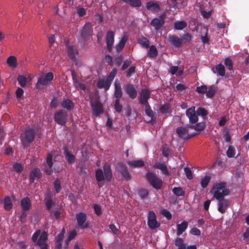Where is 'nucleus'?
<instances>
[{
	"label": "nucleus",
	"mask_w": 249,
	"mask_h": 249,
	"mask_svg": "<svg viewBox=\"0 0 249 249\" xmlns=\"http://www.w3.org/2000/svg\"><path fill=\"white\" fill-rule=\"evenodd\" d=\"M213 197L216 199H219L227 196L229 193V190L226 187V183L219 181L215 183L211 191Z\"/></svg>",
	"instance_id": "obj_1"
},
{
	"label": "nucleus",
	"mask_w": 249,
	"mask_h": 249,
	"mask_svg": "<svg viewBox=\"0 0 249 249\" xmlns=\"http://www.w3.org/2000/svg\"><path fill=\"white\" fill-rule=\"evenodd\" d=\"M104 173L102 169H97L95 173L96 179L98 182H99L104 179L105 178L110 181L112 178V174L111 170L110 165L108 163H105L103 167Z\"/></svg>",
	"instance_id": "obj_2"
},
{
	"label": "nucleus",
	"mask_w": 249,
	"mask_h": 249,
	"mask_svg": "<svg viewBox=\"0 0 249 249\" xmlns=\"http://www.w3.org/2000/svg\"><path fill=\"white\" fill-rule=\"evenodd\" d=\"M53 78V74L48 72L45 74H42L37 78V82L36 84V88L38 89H42L44 86L47 85L48 83L51 81Z\"/></svg>",
	"instance_id": "obj_3"
},
{
	"label": "nucleus",
	"mask_w": 249,
	"mask_h": 249,
	"mask_svg": "<svg viewBox=\"0 0 249 249\" xmlns=\"http://www.w3.org/2000/svg\"><path fill=\"white\" fill-rule=\"evenodd\" d=\"M146 178L151 185L156 189H159L162 185V181L155 174L148 172L146 174Z\"/></svg>",
	"instance_id": "obj_4"
},
{
	"label": "nucleus",
	"mask_w": 249,
	"mask_h": 249,
	"mask_svg": "<svg viewBox=\"0 0 249 249\" xmlns=\"http://www.w3.org/2000/svg\"><path fill=\"white\" fill-rule=\"evenodd\" d=\"M147 225L151 230H156L160 226V223L157 219V216L153 211L149 212L147 216Z\"/></svg>",
	"instance_id": "obj_5"
},
{
	"label": "nucleus",
	"mask_w": 249,
	"mask_h": 249,
	"mask_svg": "<svg viewBox=\"0 0 249 249\" xmlns=\"http://www.w3.org/2000/svg\"><path fill=\"white\" fill-rule=\"evenodd\" d=\"M190 129L191 128H189V126L186 127H179L177 129L176 132L180 138L184 140H187L198 134L197 133H189Z\"/></svg>",
	"instance_id": "obj_6"
},
{
	"label": "nucleus",
	"mask_w": 249,
	"mask_h": 249,
	"mask_svg": "<svg viewBox=\"0 0 249 249\" xmlns=\"http://www.w3.org/2000/svg\"><path fill=\"white\" fill-rule=\"evenodd\" d=\"M35 132L33 129L29 128L25 131V134L21 136V140L24 146H28L34 138Z\"/></svg>",
	"instance_id": "obj_7"
},
{
	"label": "nucleus",
	"mask_w": 249,
	"mask_h": 249,
	"mask_svg": "<svg viewBox=\"0 0 249 249\" xmlns=\"http://www.w3.org/2000/svg\"><path fill=\"white\" fill-rule=\"evenodd\" d=\"M90 105L92 113L93 115L98 116L103 112V107L102 104L98 100L91 99Z\"/></svg>",
	"instance_id": "obj_8"
},
{
	"label": "nucleus",
	"mask_w": 249,
	"mask_h": 249,
	"mask_svg": "<svg viewBox=\"0 0 249 249\" xmlns=\"http://www.w3.org/2000/svg\"><path fill=\"white\" fill-rule=\"evenodd\" d=\"M92 34V26L91 23L87 22L83 27L81 31V38L84 40H88Z\"/></svg>",
	"instance_id": "obj_9"
},
{
	"label": "nucleus",
	"mask_w": 249,
	"mask_h": 249,
	"mask_svg": "<svg viewBox=\"0 0 249 249\" xmlns=\"http://www.w3.org/2000/svg\"><path fill=\"white\" fill-rule=\"evenodd\" d=\"M54 118L57 124L63 125L66 123L67 113L62 110H59L55 113Z\"/></svg>",
	"instance_id": "obj_10"
},
{
	"label": "nucleus",
	"mask_w": 249,
	"mask_h": 249,
	"mask_svg": "<svg viewBox=\"0 0 249 249\" xmlns=\"http://www.w3.org/2000/svg\"><path fill=\"white\" fill-rule=\"evenodd\" d=\"M76 218L77 224L81 228L86 229L89 227V224L86 222L87 215L85 213H79L76 214Z\"/></svg>",
	"instance_id": "obj_11"
},
{
	"label": "nucleus",
	"mask_w": 249,
	"mask_h": 249,
	"mask_svg": "<svg viewBox=\"0 0 249 249\" xmlns=\"http://www.w3.org/2000/svg\"><path fill=\"white\" fill-rule=\"evenodd\" d=\"M187 116L189 119V122L193 124H196L198 121V118L196 113L195 107H192L186 111Z\"/></svg>",
	"instance_id": "obj_12"
},
{
	"label": "nucleus",
	"mask_w": 249,
	"mask_h": 249,
	"mask_svg": "<svg viewBox=\"0 0 249 249\" xmlns=\"http://www.w3.org/2000/svg\"><path fill=\"white\" fill-rule=\"evenodd\" d=\"M165 13L163 14L159 18L153 19L151 24L154 27L156 30H159L163 25L164 23V18Z\"/></svg>",
	"instance_id": "obj_13"
},
{
	"label": "nucleus",
	"mask_w": 249,
	"mask_h": 249,
	"mask_svg": "<svg viewBox=\"0 0 249 249\" xmlns=\"http://www.w3.org/2000/svg\"><path fill=\"white\" fill-rule=\"evenodd\" d=\"M217 200L218 203V211L221 213H224L230 205V202L227 199L223 198V197Z\"/></svg>",
	"instance_id": "obj_14"
},
{
	"label": "nucleus",
	"mask_w": 249,
	"mask_h": 249,
	"mask_svg": "<svg viewBox=\"0 0 249 249\" xmlns=\"http://www.w3.org/2000/svg\"><path fill=\"white\" fill-rule=\"evenodd\" d=\"M150 97V91L146 89H142L140 93L139 102L141 104H148V99Z\"/></svg>",
	"instance_id": "obj_15"
},
{
	"label": "nucleus",
	"mask_w": 249,
	"mask_h": 249,
	"mask_svg": "<svg viewBox=\"0 0 249 249\" xmlns=\"http://www.w3.org/2000/svg\"><path fill=\"white\" fill-rule=\"evenodd\" d=\"M53 156L50 153L48 154L46 158V165L45 167V171L47 174L51 175L52 173Z\"/></svg>",
	"instance_id": "obj_16"
},
{
	"label": "nucleus",
	"mask_w": 249,
	"mask_h": 249,
	"mask_svg": "<svg viewBox=\"0 0 249 249\" xmlns=\"http://www.w3.org/2000/svg\"><path fill=\"white\" fill-rule=\"evenodd\" d=\"M125 90L126 93L132 99L135 98L137 96V92L132 85L128 84L125 86Z\"/></svg>",
	"instance_id": "obj_17"
},
{
	"label": "nucleus",
	"mask_w": 249,
	"mask_h": 249,
	"mask_svg": "<svg viewBox=\"0 0 249 249\" xmlns=\"http://www.w3.org/2000/svg\"><path fill=\"white\" fill-rule=\"evenodd\" d=\"M111 82H110L107 78L106 79H99L97 82V86L98 88H104L105 90L109 89L110 85Z\"/></svg>",
	"instance_id": "obj_18"
},
{
	"label": "nucleus",
	"mask_w": 249,
	"mask_h": 249,
	"mask_svg": "<svg viewBox=\"0 0 249 249\" xmlns=\"http://www.w3.org/2000/svg\"><path fill=\"white\" fill-rule=\"evenodd\" d=\"M114 34L112 31H108L107 35L106 43L107 49L110 51L114 42Z\"/></svg>",
	"instance_id": "obj_19"
},
{
	"label": "nucleus",
	"mask_w": 249,
	"mask_h": 249,
	"mask_svg": "<svg viewBox=\"0 0 249 249\" xmlns=\"http://www.w3.org/2000/svg\"><path fill=\"white\" fill-rule=\"evenodd\" d=\"M65 233V230L63 228L60 233L55 238V245L57 249H60L62 247V241L63 240L64 234Z\"/></svg>",
	"instance_id": "obj_20"
},
{
	"label": "nucleus",
	"mask_w": 249,
	"mask_h": 249,
	"mask_svg": "<svg viewBox=\"0 0 249 249\" xmlns=\"http://www.w3.org/2000/svg\"><path fill=\"white\" fill-rule=\"evenodd\" d=\"M188 223L186 221H183L180 224L177 225V234L179 236L187 229Z\"/></svg>",
	"instance_id": "obj_21"
},
{
	"label": "nucleus",
	"mask_w": 249,
	"mask_h": 249,
	"mask_svg": "<svg viewBox=\"0 0 249 249\" xmlns=\"http://www.w3.org/2000/svg\"><path fill=\"white\" fill-rule=\"evenodd\" d=\"M115 92L114 96L117 98H120L122 95L121 86L119 81L116 79L114 82Z\"/></svg>",
	"instance_id": "obj_22"
},
{
	"label": "nucleus",
	"mask_w": 249,
	"mask_h": 249,
	"mask_svg": "<svg viewBox=\"0 0 249 249\" xmlns=\"http://www.w3.org/2000/svg\"><path fill=\"white\" fill-rule=\"evenodd\" d=\"M47 233L45 231H43L40 235L39 239L36 242V245L42 247L47 245L46 244V240L47 239Z\"/></svg>",
	"instance_id": "obj_23"
},
{
	"label": "nucleus",
	"mask_w": 249,
	"mask_h": 249,
	"mask_svg": "<svg viewBox=\"0 0 249 249\" xmlns=\"http://www.w3.org/2000/svg\"><path fill=\"white\" fill-rule=\"evenodd\" d=\"M72 80H73V83L74 84V87L78 89V90H85L86 88V86L85 84L79 82L76 79V78L74 75L73 73H72Z\"/></svg>",
	"instance_id": "obj_24"
},
{
	"label": "nucleus",
	"mask_w": 249,
	"mask_h": 249,
	"mask_svg": "<svg viewBox=\"0 0 249 249\" xmlns=\"http://www.w3.org/2000/svg\"><path fill=\"white\" fill-rule=\"evenodd\" d=\"M41 177L40 170L38 168H35L33 170L30 174V183L34 182L35 178H40Z\"/></svg>",
	"instance_id": "obj_25"
},
{
	"label": "nucleus",
	"mask_w": 249,
	"mask_h": 249,
	"mask_svg": "<svg viewBox=\"0 0 249 249\" xmlns=\"http://www.w3.org/2000/svg\"><path fill=\"white\" fill-rule=\"evenodd\" d=\"M63 150L64 154L68 162L70 163H73L75 161L74 156L69 152L67 147H64Z\"/></svg>",
	"instance_id": "obj_26"
},
{
	"label": "nucleus",
	"mask_w": 249,
	"mask_h": 249,
	"mask_svg": "<svg viewBox=\"0 0 249 249\" xmlns=\"http://www.w3.org/2000/svg\"><path fill=\"white\" fill-rule=\"evenodd\" d=\"M168 40L171 44L176 47H179L181 43L180 39L175 36H170L168 37Z\"/></svg>",
	"instance_id": "obj_27"
},
{
	"label": "nucleus",
	"mask_w": 249,
	"mask_h": 249,
	"mask_svg": "<svg viewBox=\"0 0 249 249\" xmlns=\"http://www.w3.org/2000/svg\"><path fill=\"white\" fill-rule=\"evenodd\" d=\"M6 63L9 67L15 69L17 66V60L15 56H10L7 59Z\"/></svg>",
	"instance_id": "obj_28"
},
{
	"label": "nucleus",
	"mask_w": 249,
	"mask_h": 249,
	"mask_svg": "<svg viewBox=\"0 0 249 249\" xmlns=\"http://www.w3.org/2000/svg\"><path fill=\"white\" fill-rule=\"evenodd\" d=\"M146 8L147 9L152 11H158L160 9L159 5L156 2L149 1L146 3Z\"/></svg>",
	"instance_id": "obj_29"
},
{
	"label": "nucleus",
	"mask_w": 249,
	"mask_h": 249,
	"mask_svg": "<svg viewBox=\"0 0 249 249\" xmlns=\"http://www.w3.org/2000/svg\"><path fill=\"white\" fill-rule=\"evenodd\" d=\"M213 72L216 73L217 75L223 76L225 74V67L221 64H219L215 66V71H213Z\"/></svg>",
	"instance_id": "obj_30"
},
{
	"label": "nucleus",
	"mask_w": 249,
	"mask_h": 249,
	"mask_svg": "<svg viewBox=\"0 0 249 249\" xmlns=\"http://www.w3.org/2000/svg\"><path fill=\"white\" fill-rule=\"evenodd\" d=\"M157 55L158 51L156 47L154 45L150 46L147 53V56L150 58H155Z\"/></svg>",
	"instance_id": "obj_31"
},
{
	"label": "nucleus",
	"mask_w": 249,
	"mask_h": 249,
	"mask_svg": "<svg viewBox=\"0 0 249 249\" xmlns=\"http://www.w3.org/2000/svg\"><path fill=\"white\" fill-rule=\"evenodd\" d=\"M21 206L22 209L25 211L29 209L31 206L30 199L28 197H25L22 199L21 201Z\"/></svg>",
	"instance_id": "obj_32"
},
{
	"label": "nucleus",
	"mask_w": 249,
	"mask_h": 249,
	"mask_svg": "<svg viewBox=\"0 0 249 249\" xmlns=\"http://www.w3.org/2000/svg\"><path fill=\"white\" fill-rule=\"evenodd\" d=\"M170 72L172 75L177 74L178 76H181L183 73V69L179 70L178 66H172L170 68Z\"/></svg>",
	"instance_id": "obj_33"
},
{
	"label": "nucleus",
	"mask_w": 249,
	"mask_h": 249,
	"mask_svg": "<svg viewBox=\"0 0 249 249\" xmlns=\"http://www.w3.org/2000/svg\"><path fill=\"white\" fill-rule=\"evenodd\" d=\"M62 107L68 110H71L73 107V103L68 99H64L61 103Z\"/></svg>",
	"instance_id": "obj_34"
},
{
	"label": "nucleus",
	"mask_w": 249,
	"mask_h": 249,
	"mask_svg": "<svg viewBox=\"0 0 249 249\" xmlns=\"http://www.w3.org/2000/svg\"><path fill=\"white\" fill-rule=\"evenodd\" d=\"M186 26L187 23L184 21H177L174 23V29L176 30H182Z\"/></svg>",
	"instance_id": "obj_35"
},
{
	"label": "nucleus",
	"mask_w": 249,
	"mask_h": 249,
	"mask_svg": "<svg viewBox=\"0 0 249 249\" xmlns=\"http://www.w3.org/2000/svg\"><path fill=\"white\" fill-rule=\"evenodd\" d=\"M205 127V123L204 122H201L196 124V125H190L189 128L191 129H194L197 131H200L204 129Z\"/></svg>",
	"instance_id": "obj_36"
},
{
	"label": "nucleus",
	"mask_w": 249,
	"mask_h": 249,
	"mask_svg": "<svg viewBox=\"0 0 249 249\" xmlns=\"http://www.w3.org/2000/svg\"><path fill=\"white\" fill-rule=\"evenodd\" d=\"M128 164L133 168H139L143 166L144 161L142 160H137L129 161Z\"/></svg>",
	"instance_id": "obj_37"
},
{
	"label": "nucleus",
	"mask_w": 249,
	"mask_h": 249,
	"mask_svg": "<svg viewBox=\"0 0 249 249\" xmlns=\"http://www.w3.org/2000/svg\"><path fill=\"white\" fill-rule=\"evenodd\" d=\"M68 53L72 59H74L77 53V51L73 46H68Z\"/></svg>",
	"instance_id": "obj_38"
},
{
	"label": "nucleus",
	"mask_w": 249,
	"mask_h": 249,
	"mask_svg": "<svg viewBox=\"0 0 249 249\" xmlns=\"http://www.w3.org/2000/svg\"><path fill=\"white\" fill-rule=\"evenodd\" d=\"M217 90V88L213 86H210L208 88V90L207 89L206 92V96L208 98H212L215 94Z\"/></svg>",
	"instance_id": "obj_39"
},
{
	"label": "nucleus",
	"mask_w": 249,
	"mask_h": 249,
	"mask_svg": "<svg viewBox=\"0 0 249 249\" xmlns=\"http://www.w3.org/2000/svg\"><path fill=\"white\" fill-rule=\"evenodd\" d=\"M175 243V245L178 247V249H186V246L182 238H177Z\"/></svg>",
	"instance_id": "obj_40"
},
{
	"label": "nucleus",
	"mask_w": 249,
	"mask_h": 249,
	"mask_svg": "<svg viewBox=\"0 0 249 249\" xmlns=\"http://www.w3.org/2000/svg\"><path fill=\"white\" fill-rule=\"evenodd\" d=\"M124 2L129 4V5L134 6L137 7L141 5V2L140 0H122Z\"/></svg>",
	"instance_id": "obj_41"
},
{
	"label": "nucleus",
	"mask_w": 249,
	"mask_h": 249,
	"mask_svg": "<svg viewBox=\"0 0 249 249\" xmlns=\"http://www.w3.org/2000/svg\"><path fill=\"white\" fill-rule=\"evenodd\" d=\"M18 81L19 84L22 87L26 86L28 82V78L23 75H19L18 77Z\"/></svg>",
	"instance_id": "obj_42"
},
{
	"label": "nucleus",
	"mask_w": 249,
	"mask_h": 249,
	"mask_svg": "<svg viewBox=\"0 0 249 249\" xmlns=\"http://www.w3.org/2000/svg\"><path fill=\"white\" fill-rule=\"evenodd\" d=\"M156 167L160 169L162 173L164 175H168L169 174L168 170L165 164L158 163L156 165Z\"/></svg>",
	"instance_id": "obj_43"
},
{
	"label": "nucleus",
	"mask_w": 249,
	"mask_h": 249,
	"mask_svg": "<svg viewBox=\"0 0 249 249\" xmlns=\"http://www.w3.org/2000/svg\"><path fill=\"white\" fill-rule=\"evenodd\" d=\"M139 43L143 47L147 48L149 46V42L148 39L145 37H142L138 40Z\"/></svg>",
	"instance_id": "obj_44"
},
{
	"label": "nucleus",
	"mask_w": 249,
	"mask_h": 249,
	"mask_svg": "<svg viewBox=\"0 0 249 249\" xmlns=\"http://www.w3.org/2000/svg\"><path fill=\"white\" fill-rule=\"evenodd\" d=\"M4 207L5 210H9L12 207V204L9 197H6L4 199Z\"/></svg>",
	"instance_id": "obj_45"
},
{
	"label": "nucleus",
	"mask_w": 249,
	"mask_h": 249,
	"mask_svg": "<svg viewBox=\"0 0 249 249\" xmlns=\"http://www.w3.org/2000/svg\"><path fill=\"white\" fill-rule=\"evenodd\" d=\"M236 154V150L235 148L232 146H229L227 151V155L230 158H231L234 157Z\"/></svg>",
	"instance_id": "obj_46"
},
{
	"label": "nucleus",
	"mask_w": 249,
	"mask_h": 249,
	"mask_svg": "<svg viewBox=\"0 0 249 249\" xmlns=\"http://www.w3.org/2000/svg\"><path fill=\"white\" fill-rule=\"evenodd\" d=\"M120 172L122 175L124 177V178L127 179L129 180L131 178V176L128 172V171L124 167L122 166V168L120 169Z\"/></svg>",
	"instance_id": "obj_47"
},
{
	"label": "nucleus",
	"mask_w": 249,
	"mask_h": 249,
	"mask_svg": "<svg viewBox=\"0 0 249 249\" xmlns=\"http://www.w3.org/2000/svg\"><path fill=\"white\" fill-rule=\"evenodd\" d=\"M160 111L163 114L169 113L171 112L170 106L169 104L162 105L160 109Z\"/></svg>",
	"instance_id": "obj_48"
},
{
	"label": "nucleus",
	"mask_w": 249,
	"mask_h": 249,
	"mask_svg": "<svg viewBox=\"0 0 249 249\" xmlns=\"http://www.w3.org/2000/svg\"><path fill=\"white\" fill-rule=\"evenodd\" d=\"M210 176H206L201 180V185L203 188H206L210 181Z\"/></svg>",
	"instance_id": "obj_49"
},
{
	"label": "nucleus",
	"mask_w": 249,
	"mask_h": 249,
	"mask_svg": "<svg viewBox=\"0 0 249 249\" xmlns=\"http://www.w3.org/2000/svg\"><path fill=\"white\" fill-rule=\"evenodd\" d=\"M173 193L177 196H182L184 195V192L180 187H175L173 189Z\"/></svg>",
	"instance_id": "obj_50"
},
{
	"label": "nucleus",
	"mask_w": 249,
	"mask_h": 249,
	"mask_svg": "<svg viewBox=\"0 0 249 249\" xmlns=\"http://www.w3.org/2000/svg\"><path fill=\"white\" fill-rule=\"evenodd\" d=\"M207 87L205 85H202L200 86L197 87L196 88V91L200 94H203L206 93L207 91Z\"/></svg>",
	"instance_id": "obj_51"
},
{
	"label": "nucleus",
	"mask_w": 249,
	"mask_h": 249,
	"mask_svg": "<svg viewBox=\"0 0 249 249\" xmlns=\"http://www.w3.org/2000/svg\"><path fill=\"white\" fill-rule=\"evenodd\" d=\"M61 182L59 179H56L54 183V187L56 193H59L61 190Z\"/></svg>",
	"instance_id": "obj_52"
},
{
	"label": "nucleus",
	"mask_w": 249,
	"mask_h": 249,
	"mask_svg": "<svg viewBox=\"0 0 249 249\" xmlns=\"http://www.w3.org/2000/svg\"><path fill=\"white\" fill-rule=\"evenodd\" d=\"M224 64L227 67L228 70H232L233 68V64L231 60L229 58L225 59L224 61Z\"/></svg>",
	"instance_id": "obj_53"
},
{
	"label": "nucleus",
	"mask_w": 249,
	"mask_h": 249,
	"mask_svg": "<svg viewBox=\"0 0 249 249\" xmlns=\"http://www.w3.org/2000/svg\"><path fill=\"white\" fill-rule=\"evenodd\" d=\"M138 194L141 198L145 199L147 197L148 192L146 190L142 189L139 191Z\"/></svg>",
	"instance_id": "obj_54"
},
{
	"label": "nucleus",
	"mask_w": 249,
	"mask_h": 249,
	"mask_svg": "<svg viewBox=\"0 0 249 249\" xmlns=\"http://www.w3.org/2000/svg\"><path fill=\"white\" fill-rule=\"evenodd\" d=\"M13 168L15 171L18 173L21 172L23 169V166L19 163H15L13 165Z\"/></svg>",
	"instance_id": "obj_55"
},
{
	"label": "nucleus",
	"mask_w": 249,
	"mask_h": 249,
	"mask_svg": "<svg viewBox=\"0 0 249 249\" xmlns=\"http://www.w3.org/2000/svg\"><path fill=\"white\" fill-rule=\"evenodd\" d=\"M184 172L185 173L187 178L188 179H192L193 178V175H192V171L191 170V169L187 167H185L184 168Z\"/></svg>",
	"instance_id": "obj_56"
},
{
	"label": "nucleus",
	"mask_w": 249,
	"mask_h": 249,
	"mask_svg": "<svg viewBox=\"0 0 249 249\" xmlns=\"http://www.w3.org/2000/svg\"><path fill=\"white\" fill-rule=\"evenodd\" d=\"M54 205V202L51 198L46 200V206L48 210H50Z\"/></svg>",
	"instance_id": "obj_57"
},
{
	"label": "nucleus",
	"mask_w": 249,
	"mask_h": 249,
	"mask_svg": "<svg viewBox=\"0 0 249 249\" xmlns=\"http://www.w3.org/2000/svg\"><path fill=\"white\" fill-rule=\"evenodd\" d=\"M145 113L146 114L150 117H152L153 116V112L150 108V107L148 104L145 105Z\"/></svg>",
	"instance_id": "obj_58"
},
{
	"label": "nucleus",
	"mask_w": 249,
	"mask_h": 249,
	"mask_svg": "<svg viewBox=\"0 0 249 249\" xmlns=\"http://www.w3.org/2000/svg\"><path fill=\"white\" fill-rule=\"evenodd\" d=\"M115 108L118 112H121L122 110V106L120 103V100L119 99H117L115 101Z\"/></svg>",
	"instance_id": "obj_59"
},
{
	"label": "nucleus",
	"mask_w": 249,
	"mask_h": 249,
	"mask_svg": "<svg viewBox=\"0 0 249 249\" xmlns=\"http://www.w3.org/2000/svg\"><path fill=\"white\" fill-rule=\"evenodd\" d=\"M117 73V70L116 69H113L111 72L110 73L109 76L107 78L111 83L115 77L116 74Z\"/></svg>",
	"instance_id": "obj_60"
},
{
	"label": "nucleus",
	"mask_w": 249,
	"mask_h": 249,
	"mask_svg": "<svg viewBox=\"0 0 249 249\" xmlns=\"http://www.w3.org/2000/svg\"><path fill=\"white\" fill-rule=\"evenodd\" d=\"M109 228L111 231L115 234L118 235L120 233V231L117 228L116 226L113 224L109 225Z\"/></svg>",
	"instance_id": "obj_61"
},
{
	"label": "nucleus",
	"mask_w": 249,
	"mask_h": 249,
	"mask_svg": "<svg viewBox=\"0 0 249 249\" xmlns=\"http://www.w3.org/2000/svg\"><path fill=\"white\" fill-rule=\"evenodd\" d=\"M95 213L97 215H99L101 214V207L98 204H94L93 206Z\"/></svg>",
	"instance_id": "obj_62"
},
{
	"label": "nucleus",
	"mask_w": 249,
	"mask_h": 249,
	"mask_svg": "<svg viewBox=\"0 0 249 249\" xmlns=\"http://www.w3.org/2000/svg\"><path fill=\"white\" fill-rule=\"evenodd\" d=\"M40 230H38L33 234L32 239L34 242L37 241L38 237L40 235Z\"/></svg>",
	"instance_id": "obj_63"
},
{
	"label": "nucleus",
	"mask_w": 249,
	"mask_h": 249,
	"mask_svg": "<svg viewBox=\"0 0 249 249\" xmlns=\"http://www.w3.org/2000/svg\"><path fill=\"white\" fill-rule=\"evenodd\" d=\"M197 113L198 115H200L202 116H205L207 114V112L205 109L199 107L197 110Z\"/></svg>",
	"instance_id": "obj_64"
}]
</instances>
